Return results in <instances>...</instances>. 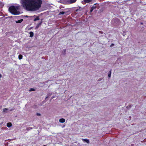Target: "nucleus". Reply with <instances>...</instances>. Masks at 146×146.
Instances as JSON below:
<instances>
[{
	"instance_id": "4",
	"label": "nucleus",
	"mask_w": 146,
	"mask_h": 146,
	"mask_svg": "<svg viewBox=\"0 0 146 146\" xmlns=\"http://www.w3.org/2000/svg\"><path fill=\"white\" fill-rule=\"evenodd\" d=\"M32 17L34 18L33 21H35L38 20L40 19L39 17L37 16L34 15Z\"/></svg>"
},
{
	"instance_id": "10",
	"label": "nucleus",
	"mask_w": 146,
	"mask_h": 146,
	"mask_svg": "<svg viewBox=\"0 0 146 146\" xmlns=\"http://www.w3.org/2000/svg\"><path fill=\"white\" fill-rule=\"evenodd\" d=\"M42 21H41L40 23L38 24L36 26V28L37 29L39 27V26L42 24Z\"/></svg>"
},
{
	"instance_id": "24",
	"label": "nucleus",
	"mask_w": 146,
	"mask_h": 146,
	"mask_svg": "<svg viewBox=\"0 0 146 146\" xmlns=\"http://www.w3.org/2000/svg\"><path fill=\"white\" fill-rule=\"evenodd\" d=\"M43 146H46V145H43Z\"/></svg>"
},
{
	"instance_id": "11",
	"label": "nucleus",
	"mask_w": 146,
	"mask_h": 146,
	"mask_svg": "<svg viewBox=\"0 0 146 146\" xmlns=\"http://www.w3.org/2000/svg\"><path fill=\"white\" fill-rule=\"evenodd\" d=\"M86 3H88L91 2L92 0H84Z\"/></svg>"
},
{
	"instance_id": "5",
	"label": "nucleus",
	"mask_w": 146,
	"mask_h": 146,
	"mask_svg": "<svg viewBox=\"0 0 146 146\" xmlns=\"http://www.w3.org/2000/svg\"><path fill=\"white\" fill-rule=\"evenodd\" d=\"M65 119L63 118H61L59 119V122L60 123H63L65 121Z\"/></svg>"
},
{
	"instance_id": "8",
	"label": "nucleus",
	"mask_w": 146,
	"mask_h": 146,
	"mask_svg": "<svg viewBox=\"0 0 146 146\" xmlns=\"http://www.w3.org/2000/svg\"><path fill=\"white\" fill-rule=\"evenodd\" d=\"M12 125V124L11 123H8L7 124V126L9 127L11 126Z\"/></svg>"
},
{
	"instance_id": "20",
	"label": "nucleus",
	"mask_w": 146,
	"mask_h": 146,
	"mask_svg": "<svg viewBox=\"0 0 146 146\" xmlns=\"http://www.w3.org/2000/svg\"><path fill=\"white\" fill-rule=\"evenodd\" d=\"M32 127H29V128H28V129H32Z\"/></svg>"
},
{
	"instance_id": "17",
	"label": "nucleus",
	"mask_w": 146,
	"mask_h": 146,
	"mask_svg": "<svg viewBox=\"0 0 146 146\" xmlns=\"http://www.w3.org/2000/svg\"><path fill=\"white\" fill-rule=\"evenodd\" d=\"M111 74H108V76L109 77V78H110L111 77Z\"/></svg>"
},
{
	"instance_id": "1",
	"label": "nucleus",
	"mask_w": 146,
	"mask_h": 146,
	"mask_svg": "<svg viewBox=\"0 0 146 146\" xmlns=\"http://www.w3.org/2000/svg\"><path fill=\"white\" fill-rule=\"evenodd\" d=\"M21 3L24 8L28 11H35L41 7V0H21Z\"/></svg>"
},
{
	"instance_id": "19",
	"label": "nucleus",
	"mask_w": 146,
	"mask_h": 146,
	"mask_svg": "<svg viewBox=\"0 0 146 146\" xmlns=\"http://www.w3.org/2000/svg\"><path fill=\"white\" fill-rule=\"evenodd\" d=\"M111 70H110V71L109 74H111Z\"/></svg>"
},
{
	"instance_id": "9",
	"label": "nucleus",
	"mask_w": 146,
	"mask_h": 146,
	"mask_svg": "<svg viewBox=\"0 0 146 146\" xmlns=\"http://www.w3.org/2000/svg\"><path fill=\"white\" fill-rule=\"evenodd\" d=\"M29 33H30V37H32L34 35L33 33V32H30Z\"/></svg>"
},
{
	"instance_id": "18",
	"label": "nucleus",
	"mask_w": 146,
	"mask_h": 146,
	"mask_svg": "<svg viewBox=\"0 0 146 146\" xmlns=\"http://www.w3.org/2000/svg\"><path fill=\"white\" fill-rule=\"evenodd\" d=\"M36 115L38 116H40V114L39 113H37Z\"/></svg>"
},
{
	"instance_id": "3",
	"label": "nucleus",
	"mask_w": 146,
	"mask_h": 146,
	"mask_svg": "<svg viewBox=\"0 0 146 146\" xmlns=\"http://www.w3.org/2000/svg\"><path fill=\"white\" fill-rule=\"evenodd\" d=\"M83 10L82 9L79 8L75 10L74 12V14L76 15L77 16H80L83 14Z\"/></svg>"
},
{
	"instance_id": "13",
	"label": "nucleus",
	"mask_w": 146,
	"mask_h": 146,
	"mask_svg": "<svg viewBox=\"0 0 146 146\" xmlns=\"http://www.w3.org/2000/svg\"><path fill=\"white\" fill-rule=\"evenodd\" d=\"M19 60H21V59L22 58H23V56L21 54H19Z\"/></svg>"
},
{
	"instance_id": "15",
	"label": "nucleus",
	"mask_w": 146,
	"mask_h": 146,
	"mask_svg": "<svg viewBox=\"0 0 146 146\" xmlns=\"http://www.w3.org/2000/svg\"><path fill=\"white\" fill-rule=\"evenodd\" d=\"M8 110V109L7 108H4L3 109V112H5L7 110Z\"/></svg>"
},
{
	"instance_id": "14",
	"label": "nucleus",
	"mask_w": 146,
	"mask_h": 146,
	"mask_svg": "<svg viewBox=\"0 0 146 146\" xmlns=\"http://www.w3.org/2000/svg\"><path fill=\"white\" fill-rule=\"evenodd\" d=\"M65 13V12L64 11H62L61 12H60V13L59 14V15H63Z\"/></svg>"
},
{
	"instance_id": "16",
	"label": "nucleus",
	"mask_w": 146,
	"mask_h": 146,
	"mask_svg": "<svg viewBox=\"0 0 146 146\" xmlns=\"http://www.w3.org/2000/svg\"><path fill=\"white\" fill-rule=\"evenodd\" d=\"M35 90L33 88H31L29 90L30 91H35Z\"/></svg>"
},
{
	"instance_id": "2",
	"label": "nucleus",
	"mask_w": 146,
	"mask_h": 146,
	"mask_svg": "<svg viewBox=\"0 0 146 146\" xmlns=\"http://www.w3.org/2000/svg\"><path fill=\"white\" fill-rule=\"evenodd\" d=\"M20 7L19 5L12 6L9 7V11L11 13L14 15H19L20 14L19 11L20 9Z\"/></svg>"
},
{
	"instance_id": "22",
	"label": "nucleus",
	"mask_w": 146,
	"mask_h": 146,
	"mask_svg": "<svg viewBox=\"0 0 146 146\" xmlns=\"http://www.w3.org/2000/svg\"><path fill=\"white\" fill-rule=\"evenodd\" d=\"M1 77H2V75L1 74H0V78H1Z\"/></svg>"
},
{
	"instance_id": "7",
	"label": "nucleus",
	"mask_w": 146,
	"mask_h": 146,
	"mask_svg": "<svg viewBox=\"0 0 146 146\" xmlns=\"http://www.w3.org/2000/svg\"><path fill=\"white\" fill-rule=\"evenodd\" d=\"M23 19H21L17 21H16V22L17 23H19L22 22L23 21Z\"/></svg>"
},
{
	"instance_id": "21",
	"label": "nucleus",
	"mask_w": 146,
	"mask_h": 146,
	"mask_svg": "<svg viewBox=\"0 0 146 146\" xmlns=\"http://www.w3.org/2000/svg\"><path fill=\"white\" fill-rule=\"evenodd\" d=\"M63 51L64 52H65L66 51V50H64Z\"/></svg>"
},
{
	"instance_id": "6",
	"label": "nucleus",
	"mask_w": 146,
	"mask_h": 146,
	"mask_svg": "<svg viewBox=\"0 0 146 146\" xmlns=\"http://www.w3.org/2000/svg\"><path fill=\"white\" fill-rule=\"evenodd\" d=\"M82 140L84 142H86L87 143H89V139H83Z\"/></svg>"
},
{
	"instance_id": "23",
	"label": "nucleus",
	"mask_w": 146,
	"mask_h": 146,
	"mask_svg": "<svg viewBox=\"0 0 146 146\" xmlns=\"http://www.w3.org/2000/svg\"><path fill=\"white\" fill-rule=\"evenodd\" d=\"M141 24H143V23H141Z\"/></svg>"
},
{
	"instance_id": "12",
	"label": "nucleus",
	"mask_w": 146,
	"mask_h": 146,
	"mask_svg": "<svg viewBox=\"0 0 146 146\" xmlns=\"http://www.w3.org/2000/svg\"><path fill=\"white\" fill-rule=\"evenodd\" d=\"M95 7H94L93 6L92 8H91V9H90V12H92L93 10L94 9H95Z\"/></svg>"
}]
</instances>
